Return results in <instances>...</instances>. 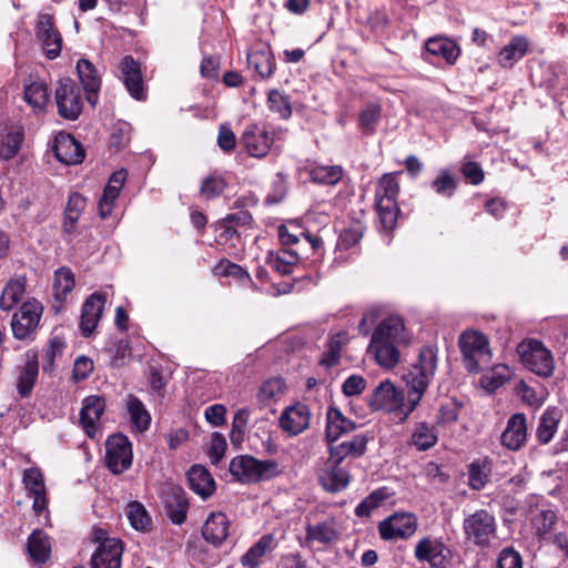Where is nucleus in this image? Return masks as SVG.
Segmentation results:
<instances>
[{
	"mask_svg": "<svg viewBox=\"0 0 568 568\" xmlns=\"http://www.w3.org/2000/svg\"><path fill=\"white\" fill-rule=\"evenodd\" d=\"M409 342L403 318L392 315L384 318L374 329L368 351L379 366L389 369L399 362V348Z\"/></svg>",
	"mask_w": 568,
	"mask_h": 568,
	"instance_id": "1",
	"label": "nucleus"
},
{
	"mask_svg": "<svg viewBox=\"0 0 568 568\" xmlns=\"http://www.w3.org/2000/svg\"><path fill=\"white\" fill-rule=\"evenodd\" d=\"M438 364V351L433 346H424L418 354L416 363L412 365L404 376L408 387L406 418L419 404L429 383L433 381Z\"/></svg>",
	"mask_w": 568,
	"mask_h": 568,
	"instance_id": "2",
	"label": "nucleus"
},
{
	"mask_svg": "<svg viewBox=\"0 0 568 568\" xmlns=\"http://www.w3.org/2000/svg\"><path fill=\"white\" fill-rule=\"evenodd\" d=\"M463 364L467 372L479 373L490 365L489 339L479 331H464L458 338Z\"/></svg>",
	"mask_w": 568,
	"mask_h": 568,
	"instance_id": "3",
	"label": "nucleus"
},
{
	"mask_svg": "<svg viewBox=\"0 0 568 568\" xmlns=\"http://www.w3.org/2000/svg\"><path fill=\"white\" fill-rule=\"evenodd\" d=\"M229 470L242 484L267 480L280 474L278 464L275 460H260L248 455L234 457Z\"/></svg>",
	"mask_w": 568,
	"mask_h": 568,
	"instance_id": "4",
	"label": "nucleus"
},
{
	"mask_svg": "<svg viewBox=\"0 0 568 568\" xmlns=\"http://www.w3.org/2000/svg\"><path fill=\"white\" fill-rule=\"evenodd\" d=\"M466 540L479 548L491 546L497 538V524L495 516L486 509L476 510L463 521Z\"/></svg>",
	"mask_w": 568,
	"mask_h": 568,
	"instance_id": "5",
	"label": "nucleus"
},
{
	"mask_svg": "<svg viewBox=\"0 0 568 568\" xmlns=\"http://www.w3.org/2000/svg\"><path fill=\"white\" fill-rule=\"evenodd\" d=\"M517 354L523 365L540 377H549L555 369L551 352L537 339H525L517 346Z\"/></svg>",
	"mask_w": 568,
	"mask_h": 568,
	"instance_id": "6",
	"label": "nucleus"
},
{
	"mask_svg": "<svg viewBox=\"0 0 568 568\" xmlns=\"http://www.w3.org/2000/svg\"><path fill=\"white\" fill-rule=\"evenodd\" d=\"M418 527L417 517L413 513L396 511L378 524L379 537L385 541L408 539Z\"/></svg>",
	"mask_w": 568,
	"mask_h": 568,
	"instance_id": "7",
	"label": "nucleus"
},
{
	"mask_svg": "<svg viewBox=\"0 0 568 568\" xmlns=\"http://www.w3.org/2000/svg\"><path fill=\"white\" fill-rule=\"evenodd\" d=\"M58 113L65 120H77L83 109L81 90L71 79L61 81L55 90Z\"/></svg>",
	"mask_w": 568,
	"mask_h": 568,
	"instance_id": "8",
	"label": "nucleus"
},
{
	"mask_svg": "<svg viewBox=\"0 0 568 568\" xmlns=\"http://www.w3.org/2000/svg\"><path fill=\"white\" fill-rule=\"evenodd\" d=\"M105 462L111 473L119 475L132 465V446L129 438L122 434L112 435L105 443Z\"/></svg>",
	"mask_w": 568,
	"mask_h": 568,
	"instance_id": "9",
	"label": "nucleus"
},
{
	"mask_svg": "<svg viewBox=\"0 0 568 568\" xmlns=\"http://www.w3.org/2000/svg\"><path fill=\"white\" fill-rule=\"evenodd\" d=\"M43 307L36 298L22 303L11 321L13 336L18 339L30 337L40 322Z\"/></svg>",
	"mask_w": 568,
	"mask_h": 568,
	"instance_id": "10",
	"label": "nucleus"
},
{
	"mask_svg": "<svg viewBox=\"0 0 568 568\" xmlns=\"http://www.w3.org/2000/svg\"><path fill=\"white\" fill-rule=\"evenodd\" d=\"M284 133L283 130H278L271 135L266 126L250 124L242 133L241 141L250 155L264 158L268 153L274 140L282 139Z\"/></svg>",
	"mask_w": 568,
	"mask_h": 568,
	"instance_id": "11",
	"label": "nucleus"
},
{
	"mask_svg": "<svg viewBox=\"0 0 568 568\" xmlns=\"http://www.w3.org/2000/svg\"><path fill=\"white\" fill-rule=\"evenodd\" d=\"M22 483L27 491V496L32 499V510L37 516L45 514L48 519L49 497L41 470L37 467L24 469Z\"/></svg>",
	"mask_w": 568,
	"mask_h": 568,
	"instance_id": "12",
	"label": "nucleus"
},
{
	"mask_svg": "<svg viewBox=\"0 0 568 568\" xmlns=\"http://www.w3.org/2000/svg\"><path fill=\"white\" fill-rule=\"evenodd\" d=\"M310 422V408L298 402L283 409L278 418V426L288 436H297L308 428Z\"/></svg>",
	"mask_w": 568,
	"mask_h": 568,
	"instance_id": "13",
	"label": "nucleus"
},
{
	"mask_svg": "<svg viewBox=\"0 0 568 568\" xmlns=\"http://www.w3.org/2000/svg\"><path fill=\"white\" fill-rule=\"evenodd\" d=\"M448 549L439 538L426 536L415 546L414 556L419 562H427L434 568H445Z\"/></svg>",
	"mask_w": 568,
	"mask_h": 568,
	"instance_id": "14",
	"label": "nucleus"
},
{
	"mask_svg": "<svg viewBox=\"0 0 568 568\" xmlns=\"http://www.w3.org/2000/svg\"><path fill=\"white\" fill-rule=\"evenodd\" d=\"M105 410V399L98 395L87 396L80 409V424L84 433L94 438L100 430L101 416Z\"/></svg>",
	"mask_w": 568,
	"mask_h": 568,
	"instance_id": "15",
	"label": "nucleus"
},
{
	"mask_svg": "<svg viewBox=\"0 0 568 568\" xmlns=\"http://www.w3.org/2000/svg\"><path fill=\"white\" fill-rule=\"evenodd\" d=\"M528 439L527 417L524 413L513 414L506 424V428L500 435L503 447L511 452L521 449Z\"/></svg>",
	"mask_w": 568,
	"mask_h": 568,
	"instance_id": "16",
	"label": "nucleus"
},
{
	"mask_svg": "<svg viewBox=\"0 0 568 568\" xmlns=\"http://www.w3.org/2000/svg\"><path fill=\"white\" fill-rule=\"evenodd\" d=\"M36 31L47 58L53 60L59 57L62 49V37L54 27L53 17L48 13L40 14Z\"/></svg>",
	"mask_w": 568,
	"mask_h": 568,
	"instance_id": "17",
	"label": "nucleus"
},
{
	"mask_svg": "<svg viewBox=\"0 0 568 568\" xmlns=\"http://www.w3.org/2000/svg\"><path fill=\"white\" fill-rule=\"evenodd\" d=\"M119 69L120 78L130 95L139 101L145 100L146 92L140 63L131 55H126L120 62Z\"/></svg>",
	"mask_w": 568,
	"mask_h": 568,
	"instance_id": "18",
	"label": "nucleus"
},
{
	"mask_svg": "<svg viewBox=\"0 0 568 568\" xmlns=\"http://www.w3.org/2000/svg\"><path fill=\"white\" fill-rule=\"evenodd\" d=\"M123 545L120 539L104 538L91 558V568H120Z\"/></svg>",
	"mask_w": 568,
	"mask_h": 568,
	"instance_id": "19",
	"label": "nucleus"
},
{
	"mask_svg": "<svg viewBox=\"0 0 568 568\" xmlns=\"http://www.w3.org/2000/svg\"><path fill=\"white\" fill-rule=\"evenodd\" d=\"M53 151L59 162L75 165L84 160V149L73 135L60 132L54 138Z\"/></svg>",
	"mask_w": 568,
	"mask_h": 568,
	"instance_id": "20",
	"label": "nucleus"
},
{
	"mask_svg": "<svg viewBox=\"0 0 568 568\" xmlns=\"http://www.w3.org/2000/svg\"><path fill=\"white\" fill-rule=\"evenodd\" d=\"M105 295L102 293L91 294L82 306L80 328L82 335L90 336L98 326L105 304Z\"/></svg>",
	"mask_w": 568,
	"mask_h": 568,
	"instance_id": "21",
	"label": "nucleus"
},
{
	"mask_svg": "<svg viewBox=\"0 0 568 568\" xmlns=\"http://www.w3.org/2000/svg\"><path fill=\"white\" fill-rule=\"evenodd\" d=\"M426 57L429 62H434L430 58L444 60L447 64H455L460 54V49L455 41L449 38L437 36L429 38L425 43Z\"/></svg>",
	"mask_w": 568,
	"mask_h": 568,
	"instance_id": "22",
	"label": "nucleus"
},
{
	"mask_svg": "<svg viewBox=\"0 0 568 568\" xmlns=\"http://www.w3.org/2000/svg\"><path fill=\"white\" fill-rule=\"evenodd\" d=\"M341 464L329 457L318 476L320 484L329 493H338L349 484V474Z\"/></svg>",
	"mask_w": 568,
	"mask_h": 568,
	"instance_id": "23",
	"label": "nucleus"
},
{
	"mask_svg": "<svg viewBox=\"0 0 568 568\" xmlns=\"http://www.w3.org/2000/svg\"><path fill=\"white\" fill-rule=\"evenodd\" d=\"M164 510L174 525H182L189 511V501L180 487H169L163 496Z\"/></svg>",
	"mask_w": 568,
	"mask_h": 568,
	"instance_id": "24",
	"label": "nucleus"
},
{
	"mask_svg": "<svg viewBox=\"0 0 568 568\" xmlns=\"http://www.w3.org/2000/svg\"><path fill=\"white\" fill-rule=\"evenodd\" d=\"M371 405L375 409L393 410L398 407L407 409L403 393L389 381L382 382L374 390Z\"/></svg>",
	"mask_w": 568,
	"mask_h": 568,
	"instance_id": "25",
	"label": "nucleus"
},
{
	"mask_svg": "<svg viewBox=\"0 0 568 568\" xmlns=\"http://www.w3.org/2000/svg\"><path fill=\"white\" fill-rule=\"evenodd\" d=\"M368 436L358 434L338 444H329V457L343 463L347 457L358 458L366 452Z\"/></svg>",
	"mask_w": 568,
	"mask_h": 568,
	"instance_id": "26",
	"label": "nucleus"
},
{
	"mask_svg": "<svg viewBox=\"0 0 568 568\" xmlns=\"http://www.w3.org/2000/svg\"><path fill=\"white\" fill-rule=\"evenodd\" d=\"M247 63L261 79H268L273 75L276 62L271 48L260 44L247 53Z\"/></svg>",
	"mask_w": 568,
	"mask_h": 568,
	"instance_id": "27",
	"label": "nucleus"
},
{
	"mask_svg": "<svg viewBox=\"0 0 568 568\" xmlns=\"http://www.w3.org/2000/svg\"><path fill=\"white\" fill-rule=\"evenodd\" d=\"M77 71L83 90L87 93V101L91 105H95L101 87V78L95 67L89 60L80 59L77 62Z\"/></svg>",
	"mask_w": 568,
	"mask_h": 568,
	"instance_id": "28",
	"label": "nucleus"
},
{
	"mask_svg": "<svg viewBox=\"0 0 568 568\" xmlns=\"http://www.w3.org/2000/svg\"><path fill=\"white\" fill-rule=\"evenodd\" d=\"M356 429V424L346 418L338 408L329 407L326 413L325 437L328 444Z\"/></svg>",
	"mask_w": 568,
	"mask_h": 568,
	"instance_id": "29",
	"label": "nucleus"
},
{
	"mask_svg": "<svg viewBox=\"0 0 568 568\" xmlns=\"http://www.w3.org/2000/svg\"><path fill=\"white\" fill-rule=\"evenodd\" d=\"M528 50V39L524 36H515L500 49L497 55L498 64L503 69H511L527 54Z\"/></svg>",
	"mask_w": 568,
	"mask_h": 568,
	"instance_id": "30",
	"label": "nucleus"
},
{
	"mask_svg": "<svg viewBox=\"0 0 568 568\" xmlns=\"http://www.w3.org/2000/svg\"><path fill=\"white\" fill-rule=\"evenodd\" d=\"M189 486L203 499L210 497L215 490V481L210 471L202 465H193L187 473Z\"/></svg>",
	"mask_w": 568,
	"mask_h": 568,
	"instance_id": "31",
	"label": "nucleus"
},
{
	"mask_svg": "<svg viewBox=\"0 0 568 568\" xmlns=\"http://www.w3.org/2000/svg\"><path fill=\"white\" fill-rule=\"evenodd\" d=\"M229 519L223 513H213L206 519L202 535L214 546L221 545L229 536Z\"/></svg>",
	"mask_w": 568,
	"mask_h": 568,
	"instance_id": "32",
	"label": "nucleus"
},
{
	"mask_svg": "<svg viewBox=\"0 0 568 568\" xmlns=\"http://www.w3.org/2000/svg\"><path fill=\"white\" fill-rule=\"evenodd\" d=\"M125 408L133 430L143 433L150 427L151 415L136 396H126Z\"/></svg>",
	"mask_w": 568,
	"mask_h": 568,
	"instance_id": "33",
	"label": "nucleus"
},
{
	"mask_svg": "<svg viewBox=\"0 0 568 568\" xmlns=\"http://www.w3.org/2000/svg\"><path fill=\"white\" fill-rule=\"evenodd\" d=\"M87 207V199L78 193L72 192L69 195L65 210H64V221H63V232L68 234H73L77 230V224Z\"/></svg>",
	"mask_w": 568,
	"mask_h": 568,
	"instance_id": "34",
	"label": "nucleus"
},
{
	"mask_svg": "<svg viewBox=\"0 0 568 568\" xmlns=\"http://www.w3.org/2000/svg\"><path fill=\"white\" fill-rule=\"evenodd\" d=\"M301 253L294 248H282L276 253L271 252L267 255L268 266L281 275L291 274L293 267L300 261Z\"/></svg>",
	"mask_w": 568,
	"mask_h": 568,
	"instance_id": "35",
	"label": "nucleus"
},
{
	"mask_svg": "<svg viewBox=\"0 0 568 568\" xmlns=\"http://www.w3.org/2000/svg\"><path fill=\"white\" fill-rule=\"evenodd\" d=\"M26 284L24 276H16L7 282L0 296V308L2 311H11L23 298Z\"/></svg>",
	"mask_w": 568,
	"mask_h": 568,
	"instance_id": "36",
	"label": "nucleus"
},
{
	"mask_svg": "<svg viewBox=\"0 0 568 568\" xmlns=\"http://www.w3.org/2000/svg\"><path fill=\"white\" fill-rule=\"evenodd\" d=\"M493 460L488 456L477 458L468 466V484L471 489L480 490L489 480Z\"/></svg>",
	"mask_w": 568,
	"mask_h": 568,
	"instance_id": "37",
	"label": "nucleus"
},
{
	"mask_svg": "<svg viewBox=\"0 0 568 568\" xmlns=\"http://www.w3.org/2000/svg\"><path fill=\"white\" fill-rule=\"evenodd\" d=\"M338 537V530L336 527V520L328 518L324 521L315 525L308 524L306 526V538L310 541H316L320 544H331Z\"/></svg>",
	"mask_w": 568,
	"mask_h": 568,
	"instance_id": "38",
	"label": "nucleus"
},
{
	"mask_svg": "<svg viewBox=\"0 0 568 568\" xmlns=\"http://www.w3.org/2000/svg\"><path fill=\"white\" fill-rule=\"evenodd\" d=\"M274 538L272 535L262 536L241 558L245 568H257L262 564L266 552L273 549Z\"/></svg>",
	"mask_w": 568,
	"mask_h": 568,
	"instance_id": "39",
	"label": "nucleus"
},
{
	"mask_svg": "<svg viewBox=\"0 0 568 568\" xmlns=\"http://www.w3.org/2000/svg\"><path fill=\"white\" fill-rule=\"evenodd\" d=\"M559 413L557 408L548 407L540 416L536 430V437L542 445L548 444L557 432L559 424Z\"/></svg>",
	"mask_w": 568,
	"mask_h": 568,
	"instance_id": "40",
	"label": "nucleus"
},
{
	"mask_svg": "<svg viewBox=\"0 0 568 568\" xmlns=\"http://www.w3.org/2000/svg\"><path fill=\"white\" fill-rule=\"evenodd\" d=\"M392 496L393 493L389 490V488H377L355 507L354 513L359 518L369 517L375 509L381 507Z\"/></svg>",
	"mask_w": 568,
	"mask_h": 568,
	"instance_id": "41",
	"label": "nucleus"
},
{
	"mask_svg": "<svg viewBox=\"0 0 568 568\" xmlns=\"http://www.w3.org/2000/svg\"><path fill=\"white\" fill-rule=\"evenodd\" d=\"M51 545L49 537L36 529L28 538V552L33 561L43 564L49 559Z\"/></svg>",
	"mask_w": 568,
	"mask_h": 568,
	"instance_id": "42",
	"label": "nucleus"
},
{
	"mask_svg": "<svg viewBox=\"0 0 568 568\" xmlns=\"http://www.w3.org/2000/svg\"><path fill=\"white\" fill-rule=\"evenodd\" d=\"M24 100L33 111L42 112L49 102V90L43 81H32L24 88Z\"/></svg>",
	"mask_w": 568,
	"mask_h": 568,
	"instance_id": "43",
	"label": "nucleus"
},
{
	"mask_svg": "<svg viewBox=\"0 0 568 568\" xmlns=\"http://www.w3.org/2000/svg\"><path fill=\"white\" fill-rule=\"evenodd\" d=\"M438 440L437 434L433 426L425 422L416 424L412 436L410 444L418 450H427L436 445Z\"/></svg>",
	"mask_w": 568,
	"mask_h": 568,
	"instance_id": "44",
	"label": "nucleus"
},
{
	"mask_svg": "<svg viewBox=\"0 0 568 568\" xmlns=\"http://www.w3.org/2000/svg\"><path fill=\"white\" fill-rule=\"evenodd\" d=\"M126 517L132 528L139 531H148L152 526V519L140 501H130L126 506Z\"/></svg>",
	"mask_w": 568,
	"mask_h": 568,
	"instance_id": "45",
	"label": "nucleus"
},
{
	"mask_svg": "<svg viewBox=\"0 0 568 568\" xmlns=\"http://www.w3.org/2000/svg\"><path fill=\"white\" fill-rule=\"evenodd\" d=\"M308 174L315 183L333 185L342 180L343 169L341 165H315L308 170Z\"/></svg>",
	"mask_w": 568,
	"mask_h": 568,
	"instance_id": "46",
	"label": "nucleus"
},
{
	"mask_svg": "<svg viewBox=\"0 0 568 568\" xmlns=\"http://www.w3.org/2000/svg\"><path fill=\"white\" fill-rule=\"evenodd\" d=\"M285 389L286 385L283 378H270L261 385L257 393L258 400L264 405L277 402L285 393Z\"/></svg>",
	"mask_w": 568,
	"mask_h": 568,
	"instance_id": "47",
	"label": "nucleus"
},
{
	"mask_svg": "<svg viewBox=\"0 0 568 568\" xmlns=\"http://www.w3.org/2000/svg\"><path fill=\"white\" fill-rule=\"evenodd\" d=\"M75 285L74 275L68 267H60L54 272L53 294L57 301L65 300Z\"/></svg>",
	"mask_w": 568,
	"mask_h": 568,
	"instance_id": "48",
	"label": "nucleus"
},
{
	"mask_svg": "<svg viewBox=\"0 0 568 568\" xmlns=\"http://www.w3.org/2000/svg\"><path fill=\"white\" fill-rule=\"evenodd\" d=\"M457 184V178L450 171L442 169L432 181L430 187L437 195L450 199L456 192Z\"/></svg>",
	"mask_w": 568,
	"mask_h": 568,
	"instance_id": "49",
	"label": "nucleus"
},
{
	"mask_svg": "<svg viewBox=\"0 0 568 568\" xmlns=\"http://www.w3.org/2000/svg\"><path fill=\"white\" fill-rule=\"evenodd\" d=\"M510 376V368L507 365L498 364L481 376L480 384L487 390L493 392L504 385Z\"/></svg>",
	"mask_w": 568,
	"mask_h": 568,
	"instance_id": "50",
	"label": "nucleus"
},
{
	"mask_svg": "<svg viewBox=\"0 0 568 568\" xmlns=\"http://www.w3.org/2000/svg\"><path fill=\"white\" fill-rule=\"evenodd\" d=\"M531 528L539 537L547 535L556 523V514L551 509L537 508L530 519Z\"/></svg>",
	"mask_w": 568,
	"mask_h": 568,
	"instance_id": "51",
	"label": "nucleus"
},
{
	"mask_svg": "<svg viewBox=\"0 0 568 568\" xmlns=\"http://www.w3.org/2000/svg\"><path fill=\"white\" fill-rule=\"evenodd\" d=\"M23 131L22 129H12L10 130L1 141L0 145V156L4 160H10L17 155L20 150V146L23 142Z\"/></svg>",
	"mask_w": 568,
	"mask_h": 568,
	"instance_id": "52",
	"label": "nucleus"
},
{
	"mask_svg": "<svg viewBox=\"0 0 568 568\" xmlns=\"http://www.w3.org/2000/svg\"><path fill=\"white\" fill-rule=\"evenodd\" d=\"M399 185L394 174H384L376 186L375 202L384 200L397 201Z\"/></svg>",
	"mask_w": 568,
	"mask_h": 568,
	"instance_id": "53",
	"label": "nucleus"
},
{
	"mask_svg": "<svg viewBox=\"0 0 568 568\" xmlns=\"http://www.w3.org/2000/svg\"><path fill=\"white\" fill-rule=\"evenodd\" d=\"M375 206L383 227L385 230H393L399 212L397 201L384 200L375 202Z\"/></svg>",
	"mask_w": 568,
	"mask_h": 568,
	"instance_id": "54",
	"label": "nucleus"
},
{
	"mask_svg": "<svg viewBox=\"0 0 568 568\" xmlns=\"http://www.w3.org/2000/svg\"><path fill=\"white\" fill-rule=\"evenodd\" d=\"M39 373L38 362L28 361L22 367L19 375L18 392L21 396H27L31 392Z\"/></svg>",
	"mask_w": 568,
	"mask_h": 568,
	"instance_id": "55",
	"label": "nucleus"
},
{
	"mask_svg": "<svg viewBox=\"0 0 568 568\" xmlns=\"http://www.w3.org/2000/svg\"><path fill=\"white\" fill-rule=\"evenodd\" d=\"M344 341H346L345 333H338L329 338L327 348L320 362L321 365L329 368L338 364Z\"/></svg>",
	"mask_w": 568,
	"mask_h": 568,
	"instance_id": "56",
	"label": "nucleus"
},
{
	"mask_svg": "<svg viewBox=\"0 0 568 568\" xmlns=\"http://www.w3.org/2000/svg\"><path fill=\"white\" fill-rule=\"evenodd\" d=\"M382 109L378 104L369 103L359 113V125L365 134H373L381 119Z\"/></svg>",
	"mask_w": 568,
	"mask_h": 568,
	"instance_id": "57",
	"label": "nucleus"
},
{
	"mask_svg": "<svg viewBox=\"0 0 568 568\" xmlns=\"http://www.w3.org/2000/svg\"><path fill=\"white\" fill-rule=\"evenodd\" d=\"M268 109L277 113L282 119H288L292 115V108L288 97L278 90H271L267 94Z\"/></svg>",
	"mask_w": 568,
	"mask_h": 568,
	"instance_id": "58",
	"label": "nucleus"
},
{
	"mask_svg": "<svg viewBox=\"0 0 568 568\" xmlns=\"http://www.w3.org/2000/svg\"><path fill=\"white\" fill-rule=\"evenodd\" d=\"M277 234L283 246H292L300 243V237L303 236L304 230L296 222L290 221L278 226Z\"/></svg>",
	"mask_w": 568,
	"mask_h": 568,
	"instance_id": "59",
	"label": "nucleus"
},
{
	"mask_svg": "<svg viewBox=\"0 0 568 568\" xmlns=\"http://www.w3.org/2000/svg\"><path fill=\"white\" fill-rule=\"evenodd\" d=\"M213 271L214 274L217 276H232L252 284V278L248 272L243 270L240 265L230 262L229 260H222L221 262H219Z\"/></svg>",
	"mask_w": 568,
	"mask_h": 568,
	"instance_id": "60",
	"label": "nucleus"
},
{
	"mask_svg": "<svg viewBox=\"0 0 568 568\" xmlns=\"http://www.w3.org/2000/svg\"><path fill=\"white\" fill-rule=\"evenodd\" d=\"M460 405L453 398H446L439 405L436 416L438 425H448L458 419Z\"/></svg>",
	"mask_w": 568,
	"mask_h": 568,
	"instance_id": "61",
	"label": "nucleus"
},
{
	"mask_svg": "<svg viewBox=\"0 0 568 568\" xmlns=\"http://www.w3.org/2000/svg\"><path fill=\"white\" fill-rule=\"evenodd\" d=\"M64 346V342L61 338L54 337L50 341L42 354V368L44 372L53 369L55 358L62 355Z\"/></svg>",
	"mask_w": 568,
	"mask_h": 568,
	"instance_id": "62",
	"label": "nucleus"
},
{
	"mask_svg": "<svg viewBox=\"0 0 568 568\" xmlns=\"http://www.w3.org/2000/svg\"><path fill=\"white\" fill-rule=\"evenodd\" d=\"M225 182L223 178L216 173L206 176L201 184V195L205 199L217 197L224 190Z\"/></svg>",
	"mask_w": 568,
	"mask_h": 568,
	"instance_id": "63",
	"label": "nucleus"
},
{
	"mask_svg": "<svg viewBox=\"0 0 568 568\" xmlns=\"http://www.w3.org/2000/svg\"><path fill=\"white\" fill-rule=\"evenodd\" d=\"M496 568H523L521 556L513 548H505L498 556Z\"/></svg>",
	"mask_w": 568,
	"mask_h": 568,
	"instance_id": "64",
	"label": "nucleus"
}]
</instances>
